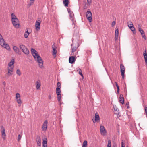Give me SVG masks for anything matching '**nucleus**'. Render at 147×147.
<instances>
[{"label": "nucleus", "mask_w": 147, "mask_h": 147, "mask_svg": "<svg viewBox=\"0 0 147 147\" xmlns=\"http://www.w3.org/2000/svg\"><path fill=\"white\" fill-rule=\"evenodd\" d=\"M31 52L35 60L38 63L39 67L41 68H43V61L39 55L38 52L33 48L31 49Z\"/></svg>", "instance_id": "nucleus-1"}, {"label": "nucleus", "mask_w": 147, "mask_h": 147, "mask_svg": "<svg viewBox=\"0 0 147 147\" xmlns=\"http://www.w3.org/2000/svg\"><path fill=\"white\" fill-rule=\"evenodd\" d=\"M11 16L13 25L15 28H18L20 26V24L18 19L13 13L11 14Z\"/></svg>", "instance_id": "nucleus-2"}, {"label": "nucleus", "mask_w": 147, "mask_h": 147, "mask_svg": "<svg viewBox=\"0 0 147 147\" xmlns=\"http://www.w3.org/2000/svg\"><path fill=\"white\" fill-rule=\"evenodd\" d=\"M19 47L22 52L25 54L28 55L29 53V50L24 45L20 44L19 45Z\"/></svg>", "instance_id": "nucleus-3"}, {"label": "nucleus", "mask_w": 147, "mask_h": 147, "mask_svg": "<svg viewBox=\"0 0 147 147\" xmlns=\"http://www.w3.org/2000/svg\"><path fill=\"white\" fill-rule=\"evenodd\" d=\"M71 55H74V52L76 51L78 47L79 46V45L78 43H73L71 44Z\"/></svg>", "instance_id": "nucleus-4"}, {"label": "nucleus", "mask_w": 147, "mask_h": 147, "mask_svg": "<svg viewBox=\"0 0 147 147\" xmlns=\"http://www.w3.org/2000/svg\"><path fill=\"white\" fill-rule=\"evenodd\" d=\"M86 16L88 20L90 22L92 21V15L89 9H88L86 13Z\"/></svg>", "instance_id": "nucleus-5"}, {"label": "nucleus", "mask_w": 147, "mask_h": 147, "mask_svg": "<svg viewBox=\"0 0 147 147\" xmlns=\"http://www.w3.org/2000/svg\"><path fill=\"white\" fill-rule=\"evenodd\" d=\"M120 68L121 75L122 76V79H123L124 78V73L125 68L124 65L122 64H120Z\"/></svg>", "instance_id": "nucleus-6"}, {"label": "nucleus", "mask_w": 147, "mask_h": 147, "mask_svg": "<svg viewBox=\"0 0 147 147\" xmlns=\"http://www.w3.org/2000/svg\"><path fill=\"white\" fill-rule=\"evenodd\" d=\"M100 132L101 134L103 136H105L107 134V131L103 126L101 125L100 127Z\"/></svg>", "instance_id": "nucleus-7"}, {"label": "nucleus", "mask_w": 147, "mask_h": 147, "mask_svg": "<svg viewBox=\"0 0 147 147\" xmlns=\"http://www.w3.org/2000/svg\"><path fill=\"white\" fill-rule=\"evenodd\" d=\"M16 100L18 104H21L22 103V101L20 98V96L19 93H17L16 94Z\"/></svg>", "instance_id": "nucleus-8"}, {"label": "nucleus", "mask_w": 147, "mask_h": 147, "mask_svg": "<svg viewBox=\"0 0 147 147\" xmlns=\"http://www.w3.org/2000/svg\"><path fill=\"white\" fill-rule=\"evenodd\" d=\"M48 121L47 120L44 121L42 127V130L44 131H46L47 127Z\"/></svg>", "instance_id": "nucleus-9"}, {"label": "nucleus", "mask_w": 147, "mask_h": 147, "mask_svg": "<svg viewBox=\"0 0 147 147\" xmlns=\"http://www.w3.org/2000/svg\"><path fill=\"white\" fill-rule=\"evenodd\" d=\"M14 60L12 59L11 60L10 62L8 63V68L14 69Z\"/></svg>", "instance_id": "nucleus-10"}, {"label": "nucleus", "mask_w": 147, "mask_h": 147, "mask_svg": "<svg viewBox=\"0 0 147 147\" xmlns=\"http://www.w3.org/2000/svg\"><path fill=\"white\" fill-rule=\"evenodd\" d=\"M41 22L40 20H38L35 23V26L36 27V31H38L40 30V25Z\"/></svg>", "instance_id": "nucleus-11"}, {"label": "nucleus", "mask_w": 147, "mask_h": 147, "mask_svg": "<svg viewBox=\"0 0 147 147\" xmlns=\"http://www.w3.org/2000/svg\"><path fill=\"white\" fill-rule=\"evenodd\" d=\"M52 48L53 49L52 54L54 56H56L57 53V50H56L57 48L55 46L54 43L52 45Z\"/></svg>", "instance_id": "nucleus-12"}, {"label": "nucleus", "mask_w": 147, "mask_h": 147, "mask_svg": "<svg viewBox=\"0 0 147 147\" xmlns=\"http://www.w3.org/2000/svg\"><path fill=\"white\" fill-rule=\"evenodd\" d=\"M2 47H3L4 48H5L6 49L8 50H10V48L9 45L7 44H5L4 42H3V44L0 45Z\"/></svg>", "instance_id": "nucleus-13"}, {"label": "nucleus", "mask_w": 147, "mask_h": 147, "mask_svg": "<svg viewBox=\"0 0 147 147\" xmlns=\"http://www.w3.org/2000/svg\"><path fill=\"white\" fill-rule=\"evenodd\" d=\"M75 56H72L69 58V62L71 64L73 63L75 61Z\"/></svg>", "instance_id": "nucleus-14"}, {"label": "nucleus", "mask_w": 147, "mask_h": 147, "mask_svg": "<svg viewBox=\"0 0 147 147\" xmlns=\"http://www.w3.org/2000/svg\"><path fill=\"white\" fill-rule=\"evenodd\" d=\"M36 141L37 144V145L38 146H40L41 145V140L40 136H38L37 137Z\"/></svg>", "instance_id": "nucleus-15"}, {"label": "nucleus", "mask_w": 147, "mask_h": 147, "mask_svg": "<svg viewBox=\"0 0 147 147\" xmlns=\"http://www.w3.org/2000/svg\"><path fill=\"white\" fill-rule=\"evenodd\" d=\"M69 14V16L70 17L71 20H72L73 22V24H75V20L74 17V14L72 12H71V13H70Z\"/></svg>", "instance_id": "nucleus-16"}, {"label": "nucleus", "mask_w": 147, "mask_h": 147, "mask_svg": "<svg viewBox=\"0 0 147 147\" xmlns=\"http://www.w3.org/2000/svg\"><path fill=\"white\" fill-rule=\"evenodd\" d=\"M13 49L15 52L17 54H20V51L19 48L16 46H13Z\"/></svg>", "instance_id": "nucleus-17"}, {"label": "nucleus", "mask_w": 147, "mask_h": 147, "mask_svg": "<svg viewBox=\"0 0 147 147\" xmlns=\"http://www.w3.org/2000/svg\"><path fill=\"white\" fill-rule=\"evenodd\" d=\"M42 145L43 147H47V142L46 138H44L43 139Z\"/></svg>", "instance_id": "nucleus-18"}, {"label": "nucleus", "mask_w": 147, "mask_h": 147, "mask_svg": "<svg viewBox=\"0 0 147 147\" xmlns=\"http://www.w3.org/2000/svg\"><path fill=\"white\" fill-rule=\"evenodd\" d=\"M143 55L144 57L146 65H147V54L146 50L144 51L143 53Z\"/></svg>", "instance_id": "nucleus-19"}, {"label": "nucleus", "mask_w": 147, "mask_h": 147, "mask_svg": "<svg viewBox=\"0 0 147 147\" xmlns=\"http://www.w3.org/2000/svg\"><path fill=\"white\" fill-rule=\"evenodd\" d=\"M119 101L122 104L124 103V99L122 94H120V95Z\"/></svg>", "instance_id": "nucleus-20"}, {"label": "nucleus", "mask_w": 147, "mask_h": 147, "mask_svg": "<svg viewBox=\"0 0 147 147\" xmlns=\"http://www.w3.org/2000/svg\"><path fill=\"white\" fill-rule=\"evenodd\" d=\"M1 135L2 138L4 140H5V139L6 134L5 132V129L4 128H3L1 131Z\"/></svg>", "instance_id": "nucleus-21"}, {"label": "nucleus", "mask_w": 147, "mask_h": 147, "mask_svg": "<svg viewBox=\"0 0 147 147\" xmlns=\"http://www.w3.org/2000/svg\"><path fill=\"white\" fill-rule=\"evenodd\" d=\"M13 69L11 68H8L7 74L9 76H10L12 75V72L13 71Z\"/></svg>", "instance_id": "nucleus-22"}, {"label": "nucleus", "mask_w": 147, "mask_h": 147, "mask_svg": "<svg viewBox=\"0 0 147 147\" xmlns=\"http://www.w3.org/2000/svg\"><path fill=\"white\" fill-rule=\"evenodd\" d=\"M95 121H97L99 120L100 118L97 112H96L95 114Z\"/></svg>", "instance_id": "nucleus-23"}, {"label": "nucleus", "mask_w": 147, "mask_h": 147, "mask_svg": "<svg viewBox=\"0 0 147 147\" xmlns=\"http://www.w3.org/2000/svg\"><path fill=\"white\" fill-rule=\"evenodd\" d=\"M119 34V30L118 28H116L115 32V38H118Z\"/></svg>", "instance_id": "nucleus-24"}, {"label": "nucleus", "mask_w": 147, "mask_h": 147, "mask_svg": "<svg viewBox=\"0 0 147 147\" xmlns=\"http://www.w3.org/2000/svg\"><path fill=\"white\" fill-rule=\"evenodd\" d=\"M30 34V32H29L28 30L26 31L25 32L24 36L25 38H27L28 37L29 34Z\"/></svg>", "instance_id": "nucleus-25"}, {"label": "nucleus", "mask_w": 147, "mask_h": 147, "mask_svg": "<svg viewBox=\"0 0 147 147\" xmlns=\"http://www.w3.org/2000/svg\"><path fill=\"white\" fill-rule=\"evenodd\" d=\"M5 41L3 39L2 36L0 34V45H2L3 42H4Z\"/></svg>", "instance_id": "nucleus-26"}, {"label": "nucleus", "mask_w": 147, "mask_h": 147, "mask_svg": "<svg viewBox=\"0 0 147 147\" xmlns=\"http://www.w3.org/2000/svg\"><path fill=\"white\" fill-rule=\"evenodd\" d=\"M69 3L68 0H65L63 1V3L65 6H67Z\"/></svg>", "instance_id": "nucleus-27"}, {"label": "nucleus", "mask_w": 147, "mask_h": 147, "mask_svg": "<svg viewBox=\"0 0 147 147\" xmlns=\"http://www.w3.org/2000/svg\"><path fill=\"white\" fill-rule=\"evenodd\" d=\"M87 141L84 140L82 145V147H87Z\"/></svg>", "instance_id": "nucleus-28"}, {"label": "nucleus", "mask_w": 147, "mask_h": 147, "mask_svg": "<svg viewBox=\"0 0 147 147\" xmlns=\"http://www.w3.org/2000/svg\"><path fill=\"white\" fill-rule=\"evenodd\" d=\"M57 98L58 101L59 102H60V101L61 99V94H57Z\"/></svg>", "instance_id": "nucleus-29"}, {"label": "nucleus", "mask_w": 147, "mask_h": 147, "mask_svg": "<svg viewBox=\"0 0 147 147\" xmlns=\"http://www.w3.org/2000/svg\"><path fill=\"white\" fill-rule=\"evenodd\" d=\"M56 92L57 94H61V90L59 88H56Z\"/></svg>", "instance_id": "nucleus-30"}, {"label": "nucleus", "mask_w": 147, "mask_h": 147, "mask_svg": "<svg viewBox=\"0 0 147 147\" xmlns=\"http://www.w3.org/2000/svg\"><path fill=\"white\" fill-rule=\"evenodd\" d=\"M127 24H128V26L129 27L130 26H133L132 22L131 21H128L127 22Z\"/></svg>", "instance_id": "nucleus-31"}, {"label": "nucleus", "mask_w": 147, "mask_h": 147, "mask_svg": "<svg viewBox=\"0 0 147 147\" xmlns=\"http://www.w3.org/2000/svg\"><path fill=\"white\" fill-rule=\"evenodd\" d=\"M36 88L37 89H38L40 87V85L38 81L36 82Z\"/></svg>", "instance_id": "nucleus-32"}, {"label": "nucleus", "mask_w": 147, "mask_h": 147, "mask_svg": "<svg viewBox=\"0 0 147 147\" xmlns=\"http://www.w3.org/2000/svg\"><path fill=\"white\" fill-rule=\"evenodd\" d=\"M108 144L107 145V147H111V142L110 140H108Z\"/></svg>", "instance_id": "nucleus-33"}, {"label": "nucleus", "mask_w": 147, "mask_h": 147, "mask_svg": "<svg viewBox=\"0 0 147 147\" xmlns=\"http://www.w3.org/2000/svg\"><path fill=\"white\" fill-rule=\"evenodd\" d=\"M78 73L82 77H83V74L82 73V71L80 69H79L78 70Z\"/></svg>", "instance_id": "nucleus-34"}, {"label": "nucleus", "mask_w": 147, "mask_h": 147, "mask_svg": "<svg viewBox=\"0 0 147 147\" xmlns=\"http://www.w3.org/2000/svg\"><path fill=\"white\" fill-rule=\"evenodd\" d=\"M16 74L18 76H20L21 74V72L20 71L19 69H18L16 72Z\"/></svg>", "instance_id": "nucleus-35"}, {"label": "nucleus", "mask_w": 147, "mask_h": 147, "mask_svg": "<svg viewBox=\"0 0 147 147\" xmlns=\"http://www.w3.org/2000/svg\"><path fill=\"white\" fill-rule=\"evenodd\" d=\"M138 31L140 32L141 34V35H142V34H145V33L143 29H142L141 30H139Z\"/></svg>", "instance_id": "nucleus-36"}, {"label": "nucleus", "mask_w": 147, "mask_h": 147, "mask_svg": "<svg viewBox=\"0 0 147 147\" xmlns=\"http://www.w3.org/2000/svg\"><path fill=\"white\" fill-rule=\"evenodd\" d=\"M130 30L132 31L133 32L135 30V28L133 26H130L129 27Z\"/></svg>", "instance_id": "nucleus-37"}, {"label": "nucleus", "mask_w": 147, "mask_h": 147, "mask_svg": "<svg viewBox=\"0 0 147 147\" xmlns=\"http://www.w3.org/2000/svg\"><path fill=\"white\" fill-rule=\"evenodd\" d=\"M56 88H61V83L59 82H58L57 84V86Z\"/></svg>", "instance_id": "nucleus-38"}, {"label": "nucleus", "mask_w": 147, "mask_h": 147, "mask_svg": "<svg viewBox=\"0 0 147 147\" xmlns=\"http://www.w3.org/2000/svg\"><path fill=\"white\" fill-rule=\"evenodd\" d=\"M21 138V136L20 135H19L18 136V142L20 140Z\"/></svg>", "instance_id": "nucleus-39"}, {"label": "nucleus", "mask_w": 147, "mask_h": 147, "mask_svg": "<svg viewBox=\"0 0 147 147\" xmlns=\"http://www.w3.org/2000/svg\"><path fill=\"white\" fill-rule=\"evenodd\" d=\"M30 4L29 5V6H30L31 5H32L33 3H34V0H30Z\"/></svg>", "instance_id": "nucleus-40"}, {"label": "nucleus", "mask_w": 147, "mask_h": 147, "mask_svg": "<svg viewBox=\"0 0 147 147\" xmlns=\"http://www.w3.org/2000/svg\"><path fill=\"white\" fill-rule=\"evenodd\" d=\"M141 27V25L140 24H138V30L142 29Z\"/></svg>", "instance_id": "nucleus-41"}, {"label": "nucleus", "mask_w": 147, "mask_h": 147, "mask_svg": "<svg viewBox=\"0 0 147 147\" xmlns=\"http://www.w3.org/2000/svg\"><path fill=\"white\" fill-rule=\"evenodd\" d=\"M144 110L146 114V115H147V107H144Z\"/></svg>", "instance_id": "nucleus-42"}, {"label": "nucleus", "mask_w": 147, "mask_h": 147, "mask_svg": "<svg viewBox=\"0 0 147 147\" xmlns=\"http://www.w3.org/2000/svg\"><path fill=\"white\" fill-rule=\"evenodd\" d=\"M88 4L90 5L92 2V0H87Z\"/></svg>", "instance_id": "nucleus-43"}, {"label": "nucleus", "mask_w": 147, "mask_h": 147, "mask_svg": "<svg viewBox=\"0 0 147 147\" xmlns=\"http://www.w3.org/2000/svg\"><path fill=\"white\" fill-rule=\"evenodd\" d=\"M142 36V37L145 40L146 39V36L145 34H142V35H141Z\"/></svg>", "instance_id": "nucleus-44"}, {"label": "nucleus", "mask_w": 147, "mask_h": 147, "mask_svg": "<svg viewBox=\"0 0 147 147\" xmlns=\"http://www.w3.org/2000/svg\"><path fill=\"white\" fill-rule=\"evenodd\" d=\"M116 24V22L115 21H113L112 23V26H115Z\"/></svg>", "instance_id": "nucleus-45"}, {"label": "nucleus", "mask_w": 147, "mask_h": 147, "mask_svg": "<svg viewBox=\"0 0 147 147\" xmlns=\"http://www.w3.org/2000/svg\"><path fill=\"white\" fill-rule=\"evenodd\" d=\"M115 84L116 85V86L117 87V88H119L118 84L117 82H115Z\"/></svg>", "instance_id": "nucleus-46"}, {"label": "nucleus", "mask_w": 147, "mask_h": 147, "mask_svg": "<svg viewBox=\"0 0 147 147\" xmlns=\"http://www.w3.org/2000/svg\"><path fill=\"white\" fill-rule=\"evenodd\" d=\"M115 84L116 85V86L117 87V88H119L118 84L117 82H115Z\"/></svg>", "instance_id": "nucleus-47"}, {"label": "nucleus", "mask_w": 147, "mask_h": 147, "mask_svg": "<svg viewBox=\"0 0 147 147\" xmlns=\"http://www.w3.org/2000/svg\"><path fill=\"white\" fill-rule=\"evenodd\" d=\"M125 144L123 142H122L121 143V147H125Z\"/></svg>", "instance_id": "nucleus-48"}, {"label": "nucleus", "mask_w": 147, "mask_h": 147, "mask_svg": "<svg viewBox=\"0 0 147 147\" xmlns=\"http://www.w3.org/2000/svg\"><path fill=\"white\" fill-rule=\"evenodd\" d=\"M48 98L49 99H51L52 98L51 96L50 95H49L48 96Z\"/></svg>", "instance_id": "nucleus-49"}, {"label": "nucleus", "mask_w": 147, "mask_h": 147, "mask_svg": "<svg viewBox=\"0 0 147 147\" xmlns=\"http://www.w3.org/2000/svg\"><path fill=\"white\" fill-rule=\"evenodd\" d=\"M119 88H117V92L118 93H119Z\"/></svg>", "instance_id": "nucleus-50"}, {"label": "nucleus", "mask_w": 147, "mask_h": 147, "mask_svg": "<svg viewBox=\"0 0 147 147\" xmlns=\"http://www.w3.org/2000/svg\"><path fill=\"white\" fill-rule=\"evenodd\" d=\"M68 13H69V14H70V13H71V12L70 10V9H69V10H68Z\"/></svg>", "instance_id": "nucleus-51"}, {"label": "nucleus", "mask_w": 147, "mask_h": 147, "mask_svg": "<svg viewBox=\"0 0 147 147\" xmlns=\"http://www.w3.org/2000/svg\"><path fill=\"white\" fill-rule=\"evenodd\" d=\"M3 84L5 86L6 83L5 81L3 82Z\"/></svg>", "instance_id": "nucleus-52"}, {"label": "nucleus", "mask_w": 147, "mask_h": 147, "mask_svg": "<svg viewBox=\"0 0 147 147\" xmlns=\"http://www.w3.org/2000/svg\"><path fill=\"white\" fill-rule=\"evenodd\" d=\"M126 105H127V108H129V104H126Z\"/></svg>", "instance_id": "nucleus-53"}, {"label": "nucleus", "mask_w": 147, "mask_h": 147, "mask_svg": "<svg viewBox=\"0 0 147 147\" xmlns=\"http://www.w3.org/2000/svg\"><path fill=\"white\" fill-rule=\"evenodd\" d=\"M116 111H118V110H117V109H116Z\"/></svg>", "instance_id": "nucleus-54"}, {"label": "nucleus", "mask_w": 147, "mask_h": 147, "mask_svg": "<svg viewBox=\"0 0 147 147\" xmlns=\"http://www.w3.org/2000/svg\"><path fill=\"white\" fill-rule=\"evenodd\" d=\"M93 121L94 123H95V122L94 121Z\"/></svg>", "instance_id": "nucleus-55"}]
</instances>
